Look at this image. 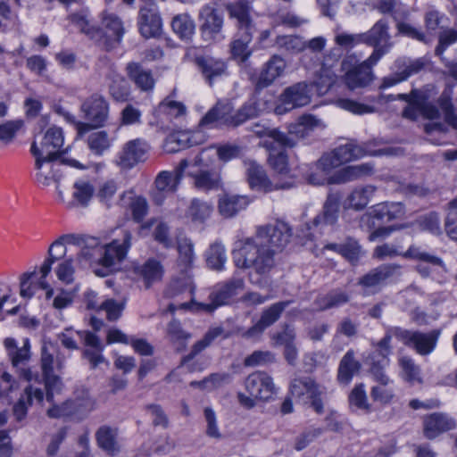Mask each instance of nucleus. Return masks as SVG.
Returning <instances> with one entry per match:
<instances>
[{"label": "nucleus", "mask_w": 457, "mask_h": 457, "mask_svg": "<svg viewBox=\"0 0 457 457\" xmlns=\"http://www.w3.org/2000/svg\"><path fill=\"white\" fill-rule=\"evenodd\" d=\"M414 224L417 225L420 229L428 231L433 235H440L442 233L440 219L438 214L435 212L418 217Z\"/></svg>", "instance_id": "6e6d98bb"}, {"label": "nucleus", "mask_w": 457, "mask_h": 457, "mask_svg": "<svg viewBox=\"0 0 457 457\" xmlns=\"http://www.w3.org/2000/svg\"><path fill=\"white\" fill-rule=\"evenodd\" d=\"M388 29L387 21L379 20L368 32L361 33L363 43L374 47L373 53L369 57L370 62L377 63L392 47Z\"/></svg>", "instance_id": "1a4fd4ad"}, {"label": "nucleus", "mask_w": 457, "mask_h": 457, "mask_svg": "<svg viewBox=\"0 0 457 457\" xmlns=\"http://www.w3.org/2000/svg\"><path fill=\"white\" fill-rule=\"evenodd\" d=\"M69 20L81 33L86 34L92 39H96L102 33L101 29L90 25L89 20L83 12L72 13L69 16Z\"/></svg>", "instance_id": "864d4df0"}, {"label": "nucleus", "mask_w": 457, "mask_h": 457, "mask_svg": "<svg viewBox=\"0 0 457 457\" xmlns=\"http://www.w3.org/2000/svg\"><path fill=\"white\" fill-rule=\"evenodd\" d=\"M133 271L145 287L149 289L154 284L162 280L164 268L160 261L149 258L142 264L134 265Z\"/></svg>", "instance_id": "b1692460"}, {"label": "nucleus", "mask_w": 457, "mask_h": 457, "mask_svg": "<svg viewBox=\"0 0 457 457\" xmlns=\"http://www.w3.org/2000/svg\"><path fill=\"white\" fill-rule=\"evenodd\" d=\"M188 166V162L186 159L180 161L179 167L174 172L162 171L155 179V187L160 193L170 192L173 193L183 177L184 170Z\"/></svg>", "instance_id": "2f4dec72"}, {"label": "nucleus", "mask_w": 457, "mask_h": 457, "mask_svg": "<svg viewBox=\"0 0 457 457\" xmlns=\"http://www.w3.org/2000/svg\"><path fill=\"white\" fill-rule=\"evenodd\" d=\"M349 403L351 406L356 407L359 410L366 412L370 411V404L368 403L363 384L357 385L353 387L349 395Z\"/></svg>", "instance_id": "69168bd1"}, {"label": "nucleus", "mask_w": 457, "mask_h": 457, "mask_svg": "<svg viewBox=\"0 0 457 457\" xmlns=\"http://www.w3.org/2000/svg\"><path fill=\"white\" fill-rule=\"evenodd\" d=\"M275 361V355L270 351H254L244 360L245 367L265 365Z\"/></svg>", "instance_id": "774afa93"}, {"label": "nucleus", "mask_w": 457, "mask_h": 457, "mask_svg": "<svg viewBox=\"0 0 457 457\" xmlns=\"http://www.w3.org/2000/svg\"><path fill=\"white\" fill-rule=\"evenodd\" d=\"M105 31L102 30L96 40L105 51H111L120 42L124 29L121 21L114 14H106L103 19Z\"/></svg>", "instance_id": "dca6fc26"}, {"label": "nucleus", "mask_w": 457, "mask_h": 457, "mask_svg": "<svg viewBox=\"0 0 457 457\" xmlns=\"http://www.w3.org/2000/svg\"><path fill=\"white\" fill-rule=\"evenodd\" d=\"M245 388L253 397L267 402L276 394L273 378L264 371H254L245 379Z\"/></svg>", "instance_id": "f8f14e48"}, {"label": "nucleus", "mask_w": 457, "mask_h": 457, "mask_svg": "<svg viewBox=\"0 0 457 457\" xmlns=\"http://www.w3.org/2000/svg\"><path fill=\"white\" fill-rule=\"evenodd\" d=\"M275 253L259 239L247 237L232 252L235 265L239 269H253L259 275L268 274L275 266Z\"/></svg>", "instance_id": "f257e3e1"}, {"label": "nucleus", "mask_w": 457, "mask_h": 457, "mask_svg": "<svg viewBox=\"0 0 457 457\" xmlns=\"http://www.w3.org/2000/svg\"><path fill=\"white\" fill-rule=\"evenodd\" d=\"M361 367L360 361L354 358V352L349 350L340 361L337 372L338 381L348 384L353 377L360 371Z\"/></svg>", "instance_id": "c9c22d12"}, {"label": "nucleus", "mask_w": 457, "mask_h": 457, "mask_svg": "<svg viewBox=\"0 0 457 457\" xmlns=\"http://www.w3.org/2000/svg\"><path fill=\"white\" fill-rule=\"evenodd\" d=\"M260 109L256 99H249L233 116L230 123L238 126L247 120L253 119L259 115Z\"/></svg>", "instance_id": "3c124183"}, {"label": "nucleus", "mask_w": 457, "mask_h": 457, "mask_svg": "<svg viewBox=\"0 0 457 457\" xmlns=\"http://www.w3.org/2000/svg\"><path fill=\"white\" fill-rule=\"evenodd\" d=\"M405 258L419 260L420 262L431 264L433 266H443L444 262L441 258L422 251L420 247L411 245L403 253Z\"/></svg>", "instance_id": "e2e57ef3"}, {"label": "nucleus", "mask_w": 457, "mask_h": 457, "mask_svg": "<svg viewBox=\"0 0 457 457\" xmlns=\"http://www.w3.org/2000/svg\"><path fill=\"white\" fill-rule=\"evenodd\" d=\"M225 8L229 18L236 20L237 32H256V27L251 15L252 6L246 0L228 3Z\"/></svg>", "instance_id": "aec40b11"}, {"label": "nucleus", "mask_w": 457, "mask_h": 457, "mask_svg": "<svg viewBox=\"0 0 457 457\" xmlns=\"http://www.w3.org/2000/svg\"><path fill=\"white\" fill-rule=\"evenodd\" d=\"M245 165L247 182L253 190L270 193L275 190L289 189L294 186L292 178L285 181L271 180L264 168L254 161H248Z\"/></svg>", "instance_id": "423d86ee"}, {"label": "nucleus", "mask_w": 457, "mask_h": 457, "mask_svg": "<svg viewBox=\"0 0 457 457\" xmlns=\"http://www.w3.org/2000/svg\"><path fill=\"white\" fill-rule=\"evenodd\" d=\"M167 333L170 341L179 345L178 350H182L185 347V342L190 337V334L184 331L179 321L176 320H172L168 324Z\"/></svg>", "instance_id": "0e129e2a"}, {"label": "nucleus", "mask_w": 457, "mask_h": 457, "mask_svg": "<svg viewBox=\"0 0 457 457\" xmlns=\"http://www.w3.org/2000/svg\"><path fill=\"white\" fill-rule=\"evenodd\" d=\"M213 206L211 203L193 198L187 207L186 215L193 222H204L212 214Z\"/></svg>", "instance_id": "a19ab883"}, {"label": "nucleus", "mask_w": 457, "mask_h": 457, "mask_svg": "<svg viewBox=\"0 0 457 457\" xmlns=\"http://www.w3.org/2000/svg\"><path fill=\"white\" fill-rule=\"evenodd\" d=\"M63 135L61 128L53 126L45 133L40 142L39 150L48 155V160H57L65 151L61 148L63 145Z\"/></svg>", "instance_id": "cd10ccee"}, {"label": "nucleus", "mask_w": 457, "mask_h": 457, "mask_svg": "<svg viewBox=\"0 0 457 457\" xmlns=\"http://www.w3.org/2000/svg\"><path fill=\"white\" fill-rule=\"evenodd\" d=\"M96 440L98 447L108 455L115 456L120 452L116 428L101 426L96 432Z\"/></svg>", "instance_id": "473e14b6"}, {"label": "nucleus", "mask_w": 457, "mask_h": 457, "mask_svg": "<svg viewBox=\"0 0 457 457\" xmlns=\"http://www.w3.org/2000/svg\"><path fill=\"white\" fill-rule=\"evenodd\" d=\"M130 245L131 234L129 231H125L123 234L122 243H120L119 240L116 239L110 244L99 245V257L97 262L103 266V268L96 270L95 273L100 277L106 276L108 274L109 268L125 258Z\"/></svg>", "instance_id": "0eeeda50"}, {"label": "nucleus", "mask_w": 457, "mask_h": 457, "mask_svg": "<svg viewBox=\"0 0 457 457\" xmlns=\"http://www.w3.org/2000/svg\"><path fill=\"white\" fill-rule=\"evenodd\" d=\"M454 428V420L444 413L435 412L425 417L423 420L424 436L430 440Z\"/></svg>", "instance_id": "a878e982"}, {"label": "nucleus", "mask_w": 457, "mask_h": 457, "mask_svg": "<svg viewBox=\"0 0 457 457\" xmlns=\"http://www.w3.org/2000/svg\"><path fill=\"white\" fill-rule=\"evenodd\" d=\"M397 71L393 74L385 77L380 86L381 88L393 87L402 81L406 80L409 77L419 73L426 66V61L423 58L415 60H397L395 62Z\"/></svg>", "instance_id": "6ab92c4d"}, {"label": "nucleus", "mask_w": 457, "mask_h": 457, "mask_svg": "<svg viewBox=\"0 0 457 457\" xmlns=\"http://www.w3.org/2000/svg\"><path fill=\"white\" fill-rule=\"evenodd\" d=\"M286 66V62L281 56L278 54L272 55L264 64L259 75L255 85L256 88L262 89L270 86L277 78L283 74Z\"/></svg>", "instance_id": "7c9ffc66"}, {"label": "nucleus", "mask_w": 457, "mask_h": 457, "mask_svg": "<svg viewBox=\"0 0 457 457\" xmlns=\"http://www.w3.org/2000/svg\"><path fill=\"white\" fill-rule=\"evenodd\" d=\"M319 124V120L312 114H304L298 119V122L292 126L287 136H290L296 142V137H304L308 130Z\"/></svg>", "instance_id": "8fccbe9b"}, {"label": "nucleus", "mask_w": 457, "mask_h": 457, "mask_svg": "<svg viewBox=\"0 0 457 457\" xmlns=\"http://www.w3.org/2000/svg\"><path fill=\"white\" fill-rule=\"evenodd\" d=\"M325 248L338 252L350 262L358 261L361 253V245L353 238H347L343 244H328L325 245Z\"/></svg>", "instance_id": "49530a36"}, {"label": "nucleus", "mask_w": 457, "mask_h": 457, "mask_svg": "<svg viewBox=\"0 0 457 457\" xmlns=\"http://www.w3.org/2000/svg\"><path fill=\"white\" fill-rule=\"evenodd\" d=\"M398 363L402 370V376L403 379L411 383L415 381L421 382L420 367L415 364L414 361L411 357L401 356L398 359Z\"/></svg>", "instance_id": "13d9d810"}, {"label": "nucleus", "mask_w": 457, "mask_h": 457, "mask_svg": "<svg viewBox=\"0 0 457 457\" xmlns=\"http://www.w3.org/2000/svg\"><path fill=\"white\" fill-rule=\"evenodd\" d=\"M173 31L181 38H188L195 30V22L187 13L176 15L171 21Z\"/></svg>", "instance_id": "603ef678"}, {"label": "nucleus", "mask_w": 457, "mask_h": 457, "mask_svg": "<svg viewBox=\"0 0 457 457\" xmlns=\"http://www.w3.org/2000/svg\"><path fill=\"white\" fill-rule=\"evenodd\" d=\"M340 204V195L330 193L323 204L322 211L311 222L305 223L306 233L303 237L310 241L318 239L328 226H333L337 221Z\"/></svg>", "instance_id": "20e7f679"}, {"label": "nucleus", "mask_w": 457, "mask_h": 457, "mask_svg": "<svg viewBox=\"0 0 457 457\" xmlns=\"http://www.w3.org/2000/svg\"><path fill=\"white\" fill-rule=\"evenodd\" d=\"M249 200L245 195H224L219 199L218 211L224 218H232L245 210Z\"/></svg>", "instance_id": "72a5a7b5"}, {"label": "nucleus", "mask_w": 457, "mask_h": 457, "mask_svg": "<svg viewBox=\"0 0 457 457\" xmlns=\"http://www.w3.org/2000/svg\"><path fill=\"white\" fill-rule=\"evenodd\" d=\"M88 403V401L83 403L79 400L69 399L61 404L53 403L52 407L46 411V414L51 419L71 417L79 412L82 406L86 407Z\"/></svg>", "instance_id": "4c0bfd02"}, {"label": "nucleus", "mask_w": 457, "mask_h": 457, "mask_svg": "<svg viewBox=\"0 0 457 457\" xmlns=\"http://www.w3.org/2000/svg\"><path fill=\"white\" fill-rule=\"evenodd\" d=\"M288 145H276L274 150H267L269 152L268 162L270 167L279 175L287 176L290 172L288 166V159L284 148Z\"/></svg>", "instance_id": "c03bdc74"}, {"label": "nucleus", "mask_w": 457, "mask_h": 457, "mask_svg": "<svg viewBox=\"0 0 457 457\" xmlns=\"http://www.w3.org/2000/svg\"><path fill=\"white\" fill-rule=\"evenodd\" d=\"M200 19L203 21L200 30L204 40H213L221 32L223 16L213 7L205 5L200 11Z\"/></svg>", "instance_id": "4be33fe9"}, {"label": "nucleus", "mask_w": 457, "mask_h": 457, "mask_svg": "<svg viewBox=\"0 0 457 457\" xmlns=\"http://www.w3.org/2000/svg\"><path fill=\"white\" fill-rule=\"evenodd\" d=\"M292 303L293 300H286L272 303L262 312L256 323L247 329L237 328V332L242 337L247 339L260 337L267 328L272 326L280 319L286 308Z\"/></svg>", "instance_id": "9b49d317"}, {"label": "nucleus", "mask_w": 457, "mask_h": 457, "mask_svg": "<svg viewBox=\"0 0 457 457\" xmlns=\"http://www.w3.org/2000/svg\"><path fill=\"white\" fill-rule=\"evenodd\" d=\"M445 229L450 238L457 241V197L447 204Z\"/></svg>", "instance_id": "680f3d73"}, {"label": "nucleus", "mask_w": 457, "mask_h": 457, "mask_svg": "<svg viewBox=\"0 0 457 457\" xmlns=\"http://www.w3.org/2000/svg\"><path fill=\"white\" fill-rule=\"evenodd\" d=\"M188 175L192 178L193 185L197 190L209 192L222 187L220 173L215 169H199Z\"/></svg>", "instance_id": "bb28decb"}, {"label": "nucleus", "mask_w": 457, "mask_h": 457, "mask_svg": "<svg viewBox=\"0 0 457 457\" xmlns=\"http://www.w3.org/2000/svg\"><path fill=\"white\" fill-rule=\"evenodd\" d=\"M108 93L113 101L125 103L130 96V86L124 77L112 73L108 76Z\"/></svg>", "instance_id": "f704fd0d"}, {"label": "nucleus", "mask_w": 457, "mask_h": 457, "mask_svg": "<svg viewBox=\"0 0 457 457\" xmlns=\"http://www.w3.org/2000/svg\"><path fill=\"white\" fill-rule=\"evenodd\" d=\"M313 85L305 81L297 82L284 89L280 96V101L284 111L303 107L311 103Z\"/></svg>", "instance_id": "ddd939ff"}, {"label": "nucleus", "mask_w": 457, "mask_h": 457, "mask_svg": "<svg viewBox=\"0 0 457 457\" xmlns=\"http://www.w3.org/2000/svg\"><path fill=\"white\" fill-rule=\"evenodd\" d=\"M392 333L395 337L405 345L413 348L419 354L428 355L436 348L441 331L433 329L428 333H422L394 327L392 328Z\"/></svg>", "instance_id": "39448f33"}, {"label": "nucleus", "mask_w": 457, "mask_h": 457, "mask_svg": "<svg viewBox=\"0 0 457 457\" xmlns=\"http://www.w3.org/2000/svg\"><path fill=\"white\" fill-rule=\"evenodd\" d=\"M80 112L86 122L77 123L79 137L88 131L105 126L109 118L110 105L105 97L98 93L87 97L80 105Z\"/></svg>", "instance_id": "7ed1b4c3"}, {"label": "nucleus", "mask_w": 457, "mask_h": 457, "mask_svg": "<svg viewBox=\"0 0 457 457\" xmlns=\"http://www.w3.org/2000/svg\"><path fill=\"white\" fill-rule=\"evenodd\" d=\"M376 187L367 185L354 188L347 196L348 206L356 211L363 210L375 194Z\"/></svg>", "instance_id": "58836bf2"}, {"label": "nucleus", "mask_w": 457, "mask_h": 457, "mask_svg": "<svg viewBox=\"0 0 457 457\" xmlns=\"http://www.w3.org/2000/svg\"><path fill=\"white\" fill-rule=\"evenodd\" d=\"M378 144V140L366 142L362 145L349 142L337 146L331 152L324 154L318 161L317 166L325 173H329L340 165L354 159H359L366 154L373 156L396 154V150L392 147L373 150L372 146H376Z\"/></svg>", "instance_id": "f03ea898"}, {"label": "nucleus", "mask_w": 457, "mask_h": 457, "mask_svg": "<svg viewBox=\"0 0 457 457\" xmlns=\"http://www.w3.org/2000/svg\"><path fill=\"white\" fill-rule=\"evenodd\" d=\"M46 401L53 403L54 396L62 391V383L59 376L54 372L43 374Z\"/></svg>", "instance_id": "338daca9"}, {"label": "nucleus", "mask_w": 457, "mask_h": 457, "mask_svg": "<svg viewBox=\"0 0 457 457\" xmlns=\"http://www.w3.org/2000/svg\"><path fill=\"white\" fill-rule=\"evenodd\" d=\"M194 62L210 86H212L217 79L228 74V64L220 58L211 55H197L195 57Z\"/></svg>", "instance_id": "f3484780"}, {"label": "nucleus", "mask_w": 457, "mask_h": 457, "mask_svg": "<svg viewBox=\"0 0 457 457\" xmlns=\"http://www.w3.org/2000/svg\"><path fill=\"white\" fill-rule=\"evenodd\" d=\"M127 76L137 88L143 92L153 90L155 79L151 70L145 68L138 62H129L126 66Z\"/></svg>", "instance_id": "c756f323"}, {"label": "nucleus", "mask_w": 457, "mask_h": 457, "mask_svg": "<svg viewBox=\"0 0 457 457\" xmlns=\"http://www.w3.org/2000/svg\"><path fill=\"white\" fill-rule=\"evenodd\" d=\"M394 337L392 333V328H389L385 334L384 337L378 342H371V345L374 348L372 353H370L369 359L371 362V357L376 355V360L389 359L388 356L392 353L391 340Z\"/></svg>", "instance_id": "4d7b16f0"}, {"label": "nucleus", "mask_w": 457, "mask_h": 457, "mask_svg": "<svg viewBox=\"0 0 457 457\" xmlns=\"http://www.w3.org/2000/svg\"><path fill=\"white\" fill-rule=\"evenodd\" d=\"M255 32H237V38L230 45V52L234 58L239 59L242 62L248 60L252 54L249 44L252 42Z\"/></svg>", "instance_id": "e433bc0d"}, {"label": "nucleus", "mask_w": 457, "mask_h": 457, "mask_svg": "<svg viewBox=\"0 0 457 457\" xmlns=\"http://www.w3.org/2000/svg\"><path fill=\"white\" fill-rule=\"evenodd\" d=\"M4 345L8 351V355L14 367L24 364L29 359V344L26 339L23 346L18 347L16 341L13 338H5Z\"/></svg>", "instance_id": "79ce46f5"}, {"label": "nucleus", "mask_w": 457, "mask_h": 457, "mask_svg": "<svg viewBox=\"0 0 457 457\" xmlns=\"http://www.w3.org/2000/svg\"><path fill=\"white\" fill-rule=\"evenodd\" d=\"M319 386L320 385L311 377H295L290 382L289 392L293 397L304 400Z\"/></svg>", "instance_id": "ea45409f"}, {"label": "nucleus", "mask_w": 457, "mask_h": 457, "mask_svg": "<svg viewBox=\"0 0 457 457\" xmlns=\"http://www.w3.org/2000/svg\"><path fill=\"white\" fill-rule=\"evenodd\" d=\"M65 242L76 244L77 243V237L74 235L69 234V235H63L60 237L58 239H56L49 247L48 249V257L56 262L58 260H61L65 256L66 253V247H65Z\"/></svg>", "instance_id": "052dcab7"}, {"label": "nucleus", "mask_w": 457, "mask_h": 457, "mask_svg": "<svg viewBox=\"0 0 457 457\" xmlns=\"http://www.w3.org/2000/svg\"><path fill=\"white\" fill-rule=\"evenodd\" d=\"M291 236L289 226L278 220L275 223L259 227L253 237L259 239L260 243L267 245L270 249H273L274 253H277L281 252L289 243Z\"/></svg>", "instance_id": "6e6552de"}, {"label": "nucleus", "mask_w": 457, "mask_h": 457, "mask_svg": "<svg viewBox=\"0 0 457 457\" xmlns=\"http://www.w3.org/2000/svg\"><path fill=\"white\" fill-rule=\"evenodd\" d=\"M390 360H376V355L371 357L369 371L378 384L389 386L393 383L392 379L386 372V368L389 365Z\"/></svg>", "instance_id": "de8ad7c7"}, {"label": "nucleus", "mask_w": 457, "mask_h": 457, "mask_svg": "<svg viewBox=\"0 0 457 457\" xmlns=\"http://www.w3.org/2000/svg\"><path fill=\"white\" fill-rule=\"evenodd\" d=\"M404 212L401 203H382L375 205L361 217V221L369 227H375V220L382 223L400 218Z\"/></svg>", "instance_id": "a211bd4d"}, {"label": "nucleus", "mask_w": 457, "mask_h": 457, "mask_svg": "<svg viewBox=\"0 0 457 457\" xmlns=\"http://www.w3.org/2000/svg\"><path fill=\"white\" fill-rule=\"evenodd\" d=\"M374 168L370 163H361L345 167L328 179V184H344L361 179L373 174Z\"/></svg>", "instance_id": "c85d7f7f"}, {"label": "nucleus", "mask_w": 457, "mask_h": 457, "mask_svg": "<svg viewBox=\"0 0 457 457\" xmlns=\"http://www.w3.org/2000/svg\"><path fill=\"white\" fill-rule=\"evenodd\" d=\"M350 300L349 295L340 289L329 291L327 295L318 297L315 300L319 310L324 311L328 309L339 307Z\"/></svg>", "instance_id": "37998d69"}, {"label": "nucleus", "mask_w": 457, "mask_h": 457, "mask_svg": "<svg viewBox=\"0 0 457 457\" xmlns=\"http://www.w3.org/2000/svg\"><path fill=\"white\" fill-rule=\"evenodd\" d=\"M138 26L141 35L145 38L156 37L162 33V19L152 7H140Z\"/></svg>", "instance_id": "393cba45"}, {"label": "nucleus", "mask_w": 457, "mask_h": 457, "mask_svg": "<svg viewBox=\"0 0 457 457\" xmlns=\"http://www.w3.org/2000/svg\"><path fill=\"white\" fill-rule=\"evenodd\" d=\"M73 188L74 191L72 195L76 204H72L82 207L87 206L94 195V187L87 181L79 180L74 183Z\"/></svg>", "instance_id": "5fc2aeb1"}, {"label": "nucleus", "mask_w": 457, "mask_h": 457, "mask_svg": "<svg viewBox=\"0 0 457 457\" xmlns=\"http://www.w3.org/2000/svg\"><path fill=\"white\" fill-rule=\"evenodd\" d=\"M222 333L223 328L221 327H216L209 329L205 333L204 337L193 345L190 353L183 357L182 361L187 362L193 360L198 353H200L204 349L210 345L212 342L220 337Z\"/></svg>", "instance_id": "09e8293b"}, {"label": "nucleus", "mask_w": 457, "mask_h": 457, "mask_svg": "<svg viewBox=\"0 0 457 457\" xmlns=\"http://www.w3.org/2000/svg\"><path fill=\"white\" fill-rule=\"evenodd\" d=\"M87 145L89 149L97 155H102L111 146V142L106 131L94 132L88 136Z\"/></svg>", "instance_id": "bf43d9fd"}, {"label": "nucleus", "mask_w": 457, "mask_h": 457, "mask_svg": "<svg viewBox=\"0 0 457 457\" xmlns=\"http://www.w3.org/2000/svg\"><path fill=\"white\" fill-rule=\"evenodd\" d=\"M375 64L370 62L368 58L362 62L349 68L345 75L346 86L352 90L369 86L374 79L372 67Z\"/></svg>", "instance_id": "5701e85b"}, {"label": "nucleus", "mask_w": 457, "mask_h": 457, "mask_svg": "<svg viewBox=\"0 0 457 457\" xmlns=\"http://www.w3.org/2000/svg\"><path fill=\"white\" fill-rule=\"evenodd\" d=\"M253 131L262 139L259 145L266 150H274L276 145H288L290 148L295 145V141L292 137L287 136L286 133L277 129L255 124L253 127Z\"/></svg>", "instance_id": "412c9836"}, {"label": "nucleus", "mask_w": 457, "mask_h": 457, "mask_svg": "<svg viewBox=\"0 0 457 457\" xmlns=\"http://www.w3.org/2000/svg\"><path fill=\"white\" fill-rule=\"evenodd\" d=\"M401 266L396 263H385L361 276L358 280V285L364 288H372L374 292L378 291L387 279L401 274Z\"/></svg>", "instance_id": "4468645a"}, {"label": "nucleus", "mask_w": 457, "mask_h": 457, "mask_svg": "<svg viewBox=\"0 0 457 457\" xmlns=\"http://www.w3.org/2000/svg\"><path fill=\"white\" fill-rule=\"evenodd\" d=\"M205 260L208 268L222 270L227 260L225 247L220 243L212 244L205 253Z\"/></svg>", "instance_id": "a18cd8bd"}, {"label": "nucleus", "mask_w": 457, "mask_h": 457, "mask_svg": "<svg viewBox=\"0 0 457 457\" xmlns=\"http://www.w3.org/2000/svg\"><path fill=\"white\" fill-rule=\"evenodd\" d=\"M244 281L241 278H231L216 285L209 295V303H195L196 310L212 312L218 307L228 304L231 299L242 289Z\"/></svg>", "instance_id": "9d476101"}, {"label": "nucleus", "mask_w": 457, "mask_h": 457, "mask_svg": "<svg viewBox=\"0 0 457 457\" xmlns=\"http://www.w3.org/2000/svg\"><path fill=\"white\" fill-rule=\"evenodd\" d=\"M148 149L149 147L145 141L139 138L130 140L122 146L117 155L115 163L120 169L129 170L145 160Z\"/></svg>", "instance_id": "2eb2a0df"}]
</instances>
